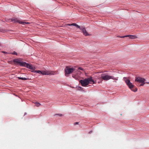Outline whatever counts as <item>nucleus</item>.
<instances>
[{
  "instance_id": "f257e3e1",
  "label": "nucleus",
  "mask_w": 149,
  "mask_h": 149,
  "mask_svg": "<svg viewBox=\"0 0 149 149\" xmlns=\"http://www.w3.org/2000/svg\"><path fill=\"white\" fill-rule=\"evenodd\" d=\"M79 82L83 86H85L88 85L90 83V82H92L93 84L95 83L91 77H90L89 78L85 79L84 80H81Z\"/></svg>"
},
{
  "instance_id": "f03ea898",
  "label": "nucleus",
  "mask_w": 149,
  "mask_h": 149,
  "mask_svg": "<svg viewBox=\"0 0 149 149\" xmlns=\"http://www.w3.org/2000/svg\"><path fill=\"white\" fill-rule=\"evenodd\" d=\"M145 79L140 77H136L135 79V81L137 82L135 84L137 86H143L145 84Z\"/></svg>"
},
{
  "instance_id": "7ed1b4c3",
  "label": "nucleus",
  "mask_w": 149,
  "mask_h": 149,
  "mask_svg": "<svg viewBox=\"0 0 149 149\" xmlns=\"http://www.w3.org/2000/svg\"><path fill=\"white\" fill-rule=\"evenodd\" d=\"M127 85L128 86L129 88H130L132 91L134 92H136L137 91V89L136 88H134V86L130 82L129 79H127L125 81Z\"/></svg>"
},
{
  "instance_id": "20e7f679",
  "label": "nucleus",
  "mask_w": 149,
  "mask_h": 149,
  "mask_svg": "<svg viewBox=\"0 0 149 149\" xmlns=\"http://www.w3.org/2000/svg\"><path fill=\"white\" fill-rule=\"evenodd\" d=\"M75 69L73 68H70L68 67H66L65 69V75L68 76L69 74H70L74 71Z\"/></svg>"
},
{
  "instance_id": "39448f33",
  "label": "nucleus",
  "mask_w": 149,
  "mask_h": 149,
  "mask_svg": "<svg viewBox=\"0 0 149 149\" xmlns=\"http://www.w3.org/2000/svg\"><path fill=\"white\" fill-rule=\"evenodd\" d=\"M101 77L105 81H107L111 79V76L108 75L106 74L102 73L101 74Z\"/></svg>"
},
{
  "instance_id": "423d86ee",
  "label": "nucleus",
  "mask_w": 149,
  "mask_h": 149,
  "mask_svg": "<svg viewBox=\"0 0 149 149\" xmlns=\"http://www.w3.org/2000/svg\"><path fill=\"white\" fill-rule=\"evenodd\" d=\"M14 63L15 64H19L20 66H24V64L25 63L24 62H21L18 59H15L13 60Z\"/></svg>"
},
{
  "instance_id": "0eeeda50",
  "label": "nucleus",
  "mask_w": 149,
  "mask_h": 149,
  "mask_svg": "<svg viewBox=\"0 0 149 149\" xmlns=\"http://www.w3.org/2000/svg\"><path fill=\"white\" fill-rule=\"evenodd\" d=\"M25 63L24 64V65L23 66L26 67L32 70H35L36 69V68L35 67L32 66L31 65H30L25 62Z\"/></svg>"
},
{
  "instance_id": "6e6552de",
  "label": "nucleus",
  "mask_w": 149,
  "mask_h": 149,
  "mask_svg": "<svg viewBox=\"0 0 149 149\" xmlns=\"http://www.w3.org/2000/svg\"><path fill=\"white\" fill-rule=\"evenodd\" d=\"M42 74L43 75H52L54 74L53 72L49 70L43 71H42Z\"/></svg>"
},
{
  "instance_id": "1a4fd4ad",
  "label": "nucleus",
  "mask_w": 149,
  "mask_h": 149,
  "mask_svg": "<svg viewBox=\"0 0 149 149\" xmlns=\"http://www.w3.org/2000/svg\"><path fill=\"white\" fill-rule=\"evenodd\" d=\"M12 22H18L21 24H29L28 22H22L19 21V20L17 18H13L12 19Z\"/></svg>"
},
{
  "instance_id": "9d476101",
  "label": "nucleus",
  "mask_w": 149,
  "mask_h": 149,
  "mask_svg": "<svg viewBox=\"0 0 149 149\" xmlns=\"http://www.w3.org/2000/svg\"><path fill=\"white\" fill-rule=\"evenodd\" d=\"M81 30H82L83 34L86 36H89V34L87 32V31L85 29V28L83 26H81Z\"/></svg>"
},
{
  "instance_id": "9b49d317",
  "label": "nucleus",
  "mask_w": 149,
  "mask_h": 149,
  "mask_svg": "<svg viewBox=\"0 0 149 149\" xmlns=\"http://www.w3.org/2000/svg\"><path fill=\"white\" fill-rule=\"evenodd\" d=\"M80 74V72L79 71H78V72L76 74L74 73L72 75V77L75 79L76 80H78L79 77V74Z\"/></svg>"
},
{
  "instance_id": "f8f14e48",
  "label": "nucleus",
  "mask_w": 149,
  "mask_h": 149,
  "mask_svg": "<svg viewBox=\"0 0 149 149\" xmlns=\"http://www.w3.org/2000/svg\"><path fill=\"white\" fill-rule=\"evenodd\" d=\"M129 37L131 39H134L135 38H137V37L135 35H127V37Z\"/></svg>"
},
{
  "instance_id": "ddd939ff",
  "label": "nucleus",
  "mask_w": 149,
  "mask_h": 149,
  "mask_svg": "<svg viewBox=\"0 0 149 149\" xmlns=\"http://www.w3.org/2000/svg\"><path fill=\"white\" fill-rule=\"evenodd\" d=\"M73 26H75L77 27V28L80 29L81 30V27H80L76 23H73Z\"/></svg>"
},
{
  "instance_id": "4468645a",
  "label": "nucleus",
  "mask_w": 149,
  "mask_h": 149,
  "mask_svg": "<svg viewBox=\"0 0 149 149\" xmlns=\"http://www.w3.org/2000/svg\"><path fill=\"white\" fill-rule=\"evenodd\" d=\"M19 79H21L22 80H26L27 79L25 77H17Z\"/></svg>"
},
{
  "instance_id": "2eb2a0df",
  "label": "nucleus",
  "mask_w": 149,
  "mask_h": 149,
  "mask_svg": "<svg viewBox=\"0 0 149 149\" xmlns=\"http://www.w3.org/2000/svg\"><path fill=\"white\" fill-rule=\"evenodd\" d=\"M35 103L36 104V106H37V107H39L40 105H41V104L40 103L38 102H37Z\"/></svg>"
},
{
  "instance_id": "dca6fc26",
  "label": "nucleus",
  "mask_w": 149,
  "mask_h": 149,
  "mask_svg": "<svg viewBox=\"0 0 149 149\" xmlns=\"http://www.w3.org/2000/svg\"><path fill=\"white\" fill-rule=\"evenodd\" d=\"M111 77L112 78H111V79H112L113 80H118V77L115 78L114 77L111 76Z\"/></svg>"
},
{
  "instance_id": "f3484780",
  "label": "nucleus",
  "mask_w": 149,
  "mask_h": 149,
  "mask_svg": "<svg viewBox=\"0 0 149 149\" xmlns=\"http://www.w3.org/2000/svg\"><path fill=\"white\" fill-rule=\"evenodd\" d=\"M35 72L37 73L42 74V71L40 70H36Z\"/></svg>"
},
{
  "instance_id": "a211bd4d",
  "label": "nucleus",
  "mask_w": 149,
  "mask_h": 149,
  "mask_svg": "<svg viewBox=\"0 0 149 149\" xmlns=\"http://www.w3.org/2000/svg\"><path fill=\"white\" fill-rule=\"evenodd\" d=\"M117 37H119L120 38H123L125 37H127V35H126L125 36H117Z\"/></svg>"
},
{
  "instance_id": "6ab92c4d",
  "label": "nucleus",
  "mask_w": 149,
  "mask_h": 149,
  "mask_svg": "<svg viewBox=\"0 0 149 149\" xmlns=\"http://www.w3.org/2000/svg\"><path fill=\"white\" fill-rule=\"evenodd\" d=\"M11 54H14V55H17V53L15 52H13Z\"/></svg>"
},
{
  "instance_id": "aec40b11",
  "label": "nucleus",
  "mask_w": 149,
  "mask_h": 149,
  "mask_svg": "<svg viewBox=\"0 0 149 149\" xmlns=\"http://www.w3.org/2000/svg\"><path fill=\"white\" fill-rule=\"evenodd\" d=\"M55 116H56V115H58V116H62V115L61 114H60V113H59V114H55L54 115Z\"/></svg>"
},
{
  "instance_id": "412c9836",
  "label": "nucleus",
  "mask_w": 149,
  "mask_h": 149,
  "mask_svg": "<svg viewBox=\"0 0 149 149\" xmlns=\"http://www.w3.org/2000/svg\"><path fill=\"white\" fill-rule=\"evenodd\" d=\"M67 25H68V26H73V23L69 24Z\"/></svg>"
},
{
  "instance_id": "4be33fe9",
  "label": "nucleus",
  "mask_w": 149,
  "mask_h": 149,
  "mask_svg": "<svg viewBox=\"0 0 149 149\" xmlns=\"http://www.w3.org/2000/svg\"><path fill=\"white\" fill-rule=\"evenodd\" d=\"M83 70V69L82 68H78V70Z\"/></svg>"
},
{
  "instance_id": "5701e85b",
  "label": "nucleus",
  "mask_w": 149,
  "mask_h": 149,
  "mask_svg": "<svg viewBox=\"0 0 149 149\" xmlns=\"http://www.w3.org/2000/svg\"><path fill=\"white\" fill-rule=\"evenodd\" d=\"M78 124V122H76V123H74V125H77Z\"/></svg>"
},
{
  "instance_id": "b1692460",
  "label": "nucleus",
  "mask_w": 149,
  "mask_h": 149,
  "mask_svg": "<svg viewBox=\"0 0 149 149\" xmlns=\"http://www.w3.org/2000/svg\"><path fill=\"white\" fill-rule=\"evenodd\" d=\"M2 52L3 53H5V54H7V52H4V51H2Z\"/></svg>"
},
{
  "instance_id": "393cba45",
  "label": "nucleus",
  "mask_w": 149,
  "mask_h": 149,
  "mask_svg": "<svg viewBox=\"0 0 149 149\" xmlns=\"http://www.w3.org/2000/svg\"><path fill=\"white\" fill-rule=\"evenodd\" d=\"M92 132V131H91L89 132V133H91Z\"/></svg>"
}]
</instances>
